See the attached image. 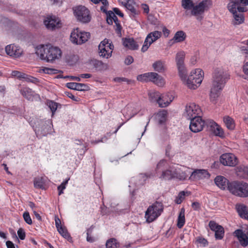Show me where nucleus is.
Here are the masks:
<instances>
[{
	"instance_id": "f257e3e1",
	"label": "nucleus",
	"mask_w": 248,
	"mask_h": 248,
	"mask_svg": "<svg viewBox=\"0 0 248 248\" xmlns=\"http://www.w3.org/2000/svg\"><path fill=\"white\" fill-rule=\"evenodd\" d=\"M228 79V75L223 69L219 68L215 70L210 91V97L212 101L218 97L219 92L224 88Z\"/></svg>"
},
{
	"instance_id": "f03ea898",
	"label": "nucleus",
	"mask_w": 248,
	"mask_h": 248,
	"mask_svg": "<svg viewBox=\"0 0 248 248\" xmlns=\"http://www.w3.org/2000/svg\"><path fill=\"white\" fill-rule=\"evenodd\" d=\"M36 55L42 60L53 62L61 57L62 51L58 47L50 45H41L36 47Z\"/></svg>"
},
{
	"instance_id": "7ed1b4c3",
	"label": "nucleus",
	"mask_w": 248,
	"mask_h": 248,
	"mask_svg": "<svg viewBox=\"0 0 248 248\" xmlns=\"http://www.w3.org/2000/svg\"><path fill=\"white\" fill-rule=\"evenodd\" d=\"M203 78V72L201 69H196L192 71L187 78L186 74V78L181 79L190 89H196L201 84Z\"/></svg>"
},
{
	"instance_id": "20e7f679",
	"label": "nucleus",
	"mask_w": 248,
	"mask_h": 248,
	"mask_svg": "<svg viewBox=\"0 0 248 248\" xmlns=\"http://www.w3.org/2000/svg\"><path fill=\"white\" fill-rule=\"evenodd\" d=\"M228 190L233 195L242 198L248 197V184L242 181H233L228 185Z\"/></svg>"
},
{
	"instance_id": "39448f33",
	"label": "nucleus",
	"mask_w": 248,
	"mask_h": 248,
	"mask_svg": "<svg viewBox=\"0 0 248 248\" xmlns=\"http://www.w3.org/2000/svg\"><path fill=\"white\" fill-rule=\"evenodd\" d=\"M159 178L168 180L174 178L184 180L186 179V175L185 172L182 171L178 167H176L172 165L170 166L166 170H163L162 174Z\"/></svg>"
},
{
	"instance_id": "423d86ee",
	"label": "nucleus",
	"mask_w": 248,
	"mask_h": 248,
	"mask_svg": "<svg viewBox=\"0 0 248 248\" xmlns=\"http://www.w3.org/2000/svg\"><path fill=\"white\" fill-rule=\"evenodd\" d=\"M163 211V205L162 202H156L149 206L145 212V217L146 221L151 223L155 220Z\"/></svg>"
},
{
	"instance_id": "0eeeda50",
	"label": "nucleus",
	"mask_w": 248,
	"mask_h": 248,
	"mask_svg": "<svg viewBox=\"0 0 248 248\" xmlns=\"http://www.w3.org/2000/svg\"><path fill=\"white\" fill-rule=\"evenodd\" d=\"M212 5L210 0H203L200 2L198 4L194 5L191 11V15L196 16L198 20H202L203 16L201 15L203 14L205 10H207Z\"/></svg>"
},
{
	"instance_id": "6e6552de",
	"label": "nucleus",
	"mask_w": 248,
	"mask_h": 248,
	"mask_svg": "<svg viewBox=\"0 0 248 248\" xmlns=\"http://www.w3.org/2000/svg\"><path fill=\"white\" fill-rule=\"evenodd\" d=\"M90 33L88 32L81 31L78 28L74 29L71 33V41L77 45H81L89 39Z\"/></svg>"
},
{
	"instance_id": "1a4fd4ad",
	"label": "nucleus",
	"mask_w": 248,
	"mask_h": 248,
	"mask_svg": "<svg viewBox=\"0 0 248 248\" xmlns=\"http://www.w3.org/2000/svg\"><path fill=\"white\" fill-rule=\"evenodd\" d=\"M186 53L184 51H179L176 55L175 62L179 75L181 79L186 78L187 70L184 63Z\"/></svg>"
},
{
	"instance_id": "9d476101",
	"label": "nucleus",
	"mask_w": 248,
	"mask_h": 248,
	"mask_svg": "<svg viewBox=\"0 0 248 248\" xmlns=\"http://www.w3.org/2000/svg\"><path fill=\"white\" fill-rule=\"evenodd\" d=\"M248 5V0H230L227 7L230 12H234L237 9L238 12L243 13L247 11L245 7Z\"/></svg>"
},
{
	"instance_id": "9b49d317",
	"label": "nucleus",
	"mask_w": 248,
	"mask_h": 248,
	"mask_svg": "<svg viewBox=\"0 0 248 248\" xmlns=\"http://www.w3.org/2000/svg\"><path fill=\"white\" fill-rule=\"evenodd\" d=\"M51 122L50 121L39 120L35 126H33L34 131L37 135L46 136L50 129Z\"/></svg>"
},
{
	"instance_id": "f8f14e48",
	"label": "nucleus",
	"mask_w": 248,
	"mask_h": 248,
	"mask_svg": "<svg viewBox=\"0 0 248 248\" xmlns=\"http://www.w3.org/2000/svg\"><path fill=\"white\" fill-rule=\"evenodd\" d=\"M74 12L78 20L83 23H87L91 20L90 12L85 6H78Z\"/></svg>"
},
{
	"instance_id": "ddd939ff",
	"label": "nucleus",
	"mask_w": 248,
	"mask_h": 248,
	"mask_svg": "<svg viewBox=\"0 0 248 248\" xmlns=\"http://www.w3.org/2000/svg\"><path fill=\"white\" fill-rule=\"evenodd\" d=\"M189 128L194 133L202 131L204 126H206V121L203 120L200 116L195 117L190 119Z\"/></svg>"
},
{
	"instance_id": "4468645a",
	"label": "nucleus",
	"mask_w": 248,
	"mask_h": 248,
	"mask_svg": "<svg viewBox=\"0 0 248 248\" xmlns=\"http://www.w3.org/2000/svg\"><path fill=\"white\" fill-rule=\"evenodd\" d=\"M201 112L199 107L194 103H190L186 107L184 116L188 120L198 117Z\"/></svg>"
},
{
	"instance_id": "2eb2a0df",
	"label": "nucleus",
	"mask_w": 248,
	"mask_h": 248,
	"mask_svg": "<svg viewBox=\"0 0 248 248\" xmlns=\"http://www.w3.org/2000/svg\"><path fill=\"white\" fill-rule=\"evenodd\" d=\"M220 163L224 166L233 167L238 163V160L234 155L231 153L222 154L219 158Z\"/></svg>"
},
{
	"instance_id": "dca6fc26",
	"label": "nucleus",
	"mask_w": 248,
	"mask_h": 248,
	"mask_svg": "<svg viewBox=\"0 0 248 248\" xmlns=\"http://www.w3.org/2000/svg\"><path fill=\"white\" fill-rule=\"evenodd\" d=\"M44 24L46 28L50 30L61 27L60 20L55 16H47L44 20Z\"/></svg>"
},
{
	"instance_id": "f3484780",
	"label": "nucleus",
	"mask_w": 248,
	"mask_h": 248,
	"mask_svg": "<svg viewBox=\"0 0 248 248\" xmlns=\"http://www.w3.org/2000/svg\"><path fill=\"white\" fill-rule=\"evenodd\" d=\"M149 99L151 102H156L159 107L162 108H165L167 107L172 101L171 98H170L169 100H167L166 102H162L160 93L158 92H151L149 93Z\"/></svg>"
},
{
	"instance_id": "a211bd4d",
	"label": "nucleus",
	"mask_w": 248,
	"mask_h": 248,
	"mask_svg": "<svg viewBox=\"0 0 248 248\" xmlns=\"http://www.w3.org/2000/svg\"><path fill=\"white\" fill-rule=\"evenodd\" d=\"M206 126L208 129L212 131L216 136L222 137L224 132L222 129L214 121L211 120H206Z\"/></svg>"
},
{
	"instance_id": "6ab92c4d",
	"label": "nucleus",
	"mask_w": 248,
	"mask_h": 248,
	"mask_svg": "<svg viewBox=\"0 0 248 248\" xmlns=\"http://www.w3.org/2000/svg\"><path fill=\"white\" fill-rule=\"evenodd\" d=\"M5 51L11 57L18 58L22 54L23 51L18 46L11 44L5 47Z\"/></svg>"
},
{
	"instance_id": "aec40b11",
	"label": "nucleus",
	"mask_w": 248,
	"mask_h": 248,
	"mask_svg": "<svg viewBox=\"0 0 248 248\" xmlns=\"http://www.w3.org/2000/svg\"><path fill=\"white\" fill-rule=\"evenodd\" d=\"M234 233L242 246L246 247L248 245V236L242 230H236L234 232Z\"/></svg>"
},
{
	"instance_id": "412c9836",
	"label": "nucleus",
	"mask_w": 248,
	"mask_h": 248,
	"mask_svg": "<svg viewBox=\"0 0 248 248\" xmlns=\"http://www.w3.org/2000/svg\"><path fill=\"white\" fill-rule=\"evenodd\" d=\"M148 81H152L158 86H162L164 84V80L162 77L155 72L147 73Z\"/></svg>"
},
{
	"instance_id": "4be33fe9",
	"label": "nucleus",
	"mask_w": 248,
	"mask_h": 248,
	"mask_svg": "<svg viewBox=\"0 0 248 248\" xmlns=\"http://www.w3.org/2000/svg\"><path fill=\"white\" fill-rule=\"evenodd\" d=\"M216 185L222 189H225L226 187L228 189V185L230 184L228 180L222 176H217L215 179Z\"/></svg>"
},
{
	"instance_id": "5701e85b",
	"label": "nucleus",
	"mask_w": 248,
	"mask_h": 248,
	"mask_svg": "<svg viewBox=\"0 0 248 248\" xmlns=\"http://www.w3.org/2000/svg\"><path fill=\"white\" fill-rule=\"evenodd\" d=\"M66 86L69 89L79 91H87L89 88V86L85 84L76 82L67 83Z\"/></svg>"
},
{
	"instance_id": "b1692460",
	"label": "nucleus",
	"mask_w": 248,
	"mask_h": 248,
	"mask_svg": "<svg viewBox=\"0 0 248 248\" xmlns=\"http://www.w3.org/2000/svg\"><path fill=\"white\" fill-rule=\"evenodd\" d=\"M152 66L155 71L159 73H164L167 70L166 62L161 60H158L154 62Z\"/></svg>"
},
{
	"instance_id": "393cba45",
	"label": "nucleus",
	"mask_w": 248,
	"mask_h": 248,
	"mask_svg": "<svg viewBox=\"0 0 248 248\" xmlns=\"http://www.w3.org/2000/svg\"><path fill=\"white\" fill-rule=\"evenodd\" d=\"M192 176L194 178L200 180L204 178L208 179L210 175L206 170H197L192 172Z\"/></svg>"
},
{
	"instance_id": "a878e982",
	"label": "nucleus",
	"mask_w": 248,
	"mask_h": 248,
	"mask_svg": "<svg viewBox=\"0 0 248 248\" xmlns=\"http://www.w3.org/2000/svg\"><path fill=\"white\" fill-rule=\"evenodd\" d=\"M108 46H98V53L100 57L108 59L112 55V50L108 49Z\"/></svg>"
},
{
	"instance_id": "bb28decb",
	"label": "nucleus",
	"mask_w": 248,
	"mask_h": 248,
	"mask_svg": "<svg viewBox=\"0 0 248 248\" xmlns=\"http://www.w3.org/2000/svg\"><path fill=\"white\" fill-rule=\"evenodd\" d=\"M124 46L131 50H136L139 48V45L133 38H125L123 42Z\"/></svg>"
},
{
	"instance_id": "cd10ccee",
	"label": "nucleus",
	"mask_w": 248,
	"mask_h": 248,
	"mask_svg": "<svg viewBox=\"0 0 248 248\" xmlns=\"http://www.w3.org/2000/svg\"><path fill=\"white\" fill-rule=\"evenodd\" d=\"M126 2H123V5L125 8L129 10L133 16L138 14V11L136 10L135 6L136 3L133 0H126Z\"/></svg>"
},
{
	"instance_id": "c85d7f7f",
	"label": "nucleus",
	"mask_w": 248,
	"mask_h": 248,
	"mask_svg": "<svg viewBox=\"0 0 248 248\" xmlns=\"http://www.w3.org/2000/svg\"><path fill=\"white\" fill-rule=\"evenodd\" d=\"M237 211L239 216L248 220V208L244 204L236 205Z\"/></svg>"
},
{
	"instance_id": "c756f323",
	"label": "nucleus",
	"mask_w": 248,
	"mask_h": 248,
	"mask_svg": "<svg viewBox=\"0 0 248 248\" xmlns=\"http://www.w3.org/2000/svg\"><path fill=\"white\" fill-rule=\"evenodd\" d=\"M109 14H110V16H112V17H111V18L113 19V22H114L115 24V31L118 36H121L122 35V27L119 22V21L118 19V17L115 15V14L111 11H109Z\"/></svg>"
},
{
	"instance_id": "7c9ffc66",
	"label": "nucleus",
	"mask_w": 248,
	"mask_h": 248,
	"mask_svg": "<svg viewBox=\"0 0 248 248\" xmlns=\"http://www.w3.org/2000/svg\"><path fill=\"white\" fill-rule=\"evenodd\" d=\"M92 63L94 68L97 71L106 70L108 68L107 63H104L101 61L94 60L92 61Z\"/></svg>"
},
{
	"instance_id": "2f4dec72",
	"label": "nucleus",
	"mask_w": 248,
	"mask_h": 248,
	"mask_svg": "<svg viewBox=\"0 0 248 248\" xmlns=\"http://www.w3.org/2000/svg\"><path fill=\"white\" fill-rule=\"evenodd\" d=\"M237 175L240 177L248 179V167L244 165L238 166L236 169Z\"/></svg>"
},
{
	"instance_id": "473e14b6",
	"label": "nucleus",
	"mask_w": 248,
	"mask_h": 248,
	"mask_svg": "<svg viewBox=\"0 0 248 248\" xmlns=\"http://www.w3.org/2000/svg\"><path fill=\"white\" fill-rule=\"evenodd\" d=\"M186 38V34L182 31H177L172 40H170V43L171 42L179 43L184 41Z\"/></svg>"
},
{
	"instance_id": "72a5a7b5",
	"label": "nucleus",
	"mask_w": 248,
	"mask_h": 248,
	"mask_svg": "<svg viewBox=\"0 0 248 248\" xmlns=\"http://www.w3.org/2000/svg\"><path fill=\"white\" fill-rule=\"evenodd\" d=\"M20 93L28 100H32L34 92L31 89L27 87L23 88L20 90Z\"/></svg>"
},
{
	"instance_id": "f704fd0d",
	"label": "nucleus",
	"mask_w": 248,
	"mask_h": 248,
	"mask_svg": "<svg viewBox=\"0 0 248 248\" xmlns=\"http://www.w3.org/2000/svg\"><path fill=\"white\" fill-rule=\"evenodd\" d=\"M232 14L234 20L235 21V24H240L243 22L244 17L242 13L238 12L237 9L235 10V11L230 12Z\"/></svg>"
},
{
	"instance_id": "c9c22d12",
	"label": "nucleus",
	"mask_w": 248,
	"mask_h": 248,
	"mask_svg": "<svg viewBox=\"0 0 248 248\" xmlns=\"http://www.w3.org/2000/svg\"><path fill=\"white\" fill-rule=\"evenodd\" d=\"M161 35V32L159 31H154L149 33L147 36V40H150V43L152 44L158 39H159Z\"/></svg>"
},
{
	"instance_id": "e433bc0d",
	"label": "nucleus",
	"mask_w": 248,
	"mask_h": 248,
	"mask_svg": "<svg viewBox=\"0 0 248 248\" xmlns=\"http://www.w3.org/2000/svg\"><path fill=\"white\" fill-rule=\"evenodd\" d=\"M182 7L186 11L192 9L194 3L192 0H182L181 1ZM188 12H186V15H188Z\"/></svg>"
},
{
	"instance_id": "4c0bfd02",
	"label": "nucleus",
	"mask_w": 248,
	"mask_h": 248,
	"mask_svg": "<svg viewBox=\"0 0 248 248\" xmlns=\"http://www.w3.org/2000/svg\"><path fill=\"white\" fill-rule=\"evenodd\" d=\"M223 121L227 127L230 130L234 128V123L233 120L229 116H225L223 118Z\"/></svg>"
},
{
	"instance_id": "58836bf2",
	"label": "nucleus",
	"mask_w": 248,
	"mask_h": 248,
	"mask_svg": "<svg viewBox=\"0 0 248 248\" xmlns=\"http://www.w3.org/2000/svg\"><path fill=\"white\" fill-rule=\"evenodd\" d=\"M57 231L63 237L66 239L68 241L71 242L72 241V237L65 227H61L58 229Z\"/></svg>"
},
{
	"instance_id": "ea45409f",
	"label": "nucleus",
	"mask_w": 248,
	"mask_h": 248,
	"mask_svg": "<svg viewBox=\"0 0 248 248\" xmlns=\"http://www.w3.org/2000/svg\"><path fill=\"white\" fill-rule=\"evenodd\" d=\"M185 222V211L184 209H182L178 218L177 227L181 228L184 225Z\"/></svg>"
},
{
	"instance_id": "a19ab883",
	"label": "nucleus",
	"mask_w": 248,
	"mask_h": 248,
	"mask_svg": "<svg viewBox=\"0 0 248 248\" xmlns=\"http://www.w3.org/2000/svg\"><path fill=\"white\" fill-rule=\"evenodd\" d=\"M119 246V243L114 238H110L108 239L106 244L107 248H118Z\"/></svg>"
},
{
	"instance_id": "79ce46f5",
	"label": "nucleus",
	"mask_w": 248,
	"mask_h": 248,
	"mask_svg": "<svg viewBox=\"0 0 248 248\" xmlns=\"http://www.w3.org/2000/svg\"><path fill=\"white\" fill-rule=\"evenodd\" d=\"M34 186L36 188H43L44 182L42 177L35 178L33 181Z\"/></svg>"
},
{
	"instance_id": "37998d69",
	"label": "nucleus",
	"mask_w": 248,
	"mask_h": 248,
	"mask_svg": "<svg viewBox=\"0 0 248 248\" xmlns=\"http://www.w3.org/2000/svg\"><path fill=\"white\" fill-rule=\"evenodd\" d=\"M46 105L50 109L53 116L58 108V104L53 101L48 100L46 102Z\"/></svg>"
},
{
	"instance_id": "c03bdc74",
	"label": "nucleus",
	"mask_w": 248,
	"mask_h": 248,
	"mask_svg": "<svg viewBox=\"0 0 248 248\" xmlns=\"http://www.w3.org/2000/svg\"><path fill=\"white\" fill-rule=\"evenodd\" d=\"M95 4L101 2L103 5L100 7V10L104 13L107 12V7L108 5V2L107 0H91Z\"/></svg>"
},
{
	"instance_id": "a18cd8bd",
	"label": "nucleus",
	"mask_w": 248,
	"mask_h": 248,
	"mask_svg": "<svg viewBox=\"0 0 248 248\" xmlns=\"http://www.w3.org/2000/svg\"><path fill=\"white\" fill-rule=\"evenodd\" d=\"M167 113L166 111L159 112L157 114V119L159 124H162L166 121Z\"/></svg>"
},
{
	"instance_id": "49530a36",
	"label": "nucleus",
	"mask_w": 248,
	"mask_h": 248,
	"mask_svg": "<svg viewBox=\"0 0 248 248\" xmlns=\"http://www.w3.org/2000/svg\"><path fill=\"white\" fill-rule=\"evenodd\" d=\"M215 232V237L217 239H221L224 236V229L221 226Z\"/></svg>"
},
{
	"instance_id": "de8ad7c7",
	"label": "nucleus",
	"mask_w": 248,
	"mask_h": 248,
	"mask_svg": "<svg viewBox=\"0 0 248 248\" xmlns=\"http://www.w3.org/2000/svg\"><path fill=\"white\" fill-rule=\"evenodd\" d=\"M94 227L92 226L87 230V241L92 243L94 241L95 239L93 237H92L90 235L93 232Z\"/></svg>"
},
{
	"instance_id": "09e8293b",
	"label": "nucleus",
	"mask_w": 248,
	"mask_h": 248,
	"mask_svg": "<svg viewBox=\"0 0 248 248\" xmlns=\"http://www.w3.org/2000/svg\"><path fill=\"white\" fill-rule=\"evenodd\" d=\"M185 196L186 193L185 191H183L180 192L175 200V202L178 204L181 203L182 201L185 199Z\"/></svg>"
},
{
	"instance_id": "8fccbe9b",
	"label": "nucleus",
	"mask_w": 248,
	"mask_h": 248,
	"mask_svg": "<svg viewBox=\"0 0 248 248\" xmlns=\"http://www.w3.org/2000/svg\"><path fill=\"white\" fill-rule=\"evenodd\" d=\"M167 163L164 159L161 160L156 165V170H163L166 168Z\"/></svg>"
},
{
	"instance_id": "3c124183",
	"label": "nucleus",
	"mask_w": 248,
	"mask_h": 248,
	"mask_svg": "<svg viewBox=\"0 0 248 248\" xmlns=\"http://www.w3.org/2000/svg\"><path fill=\"white\" fill-rule=\"evenodd\" d=\"M26 81L35 83L38 82V79L34 77L25 74V76L23 77V78Z\"/></svg>"
},
{
	"instance_id": "603ef678",
	"label": "nucleus",
	"mask_w": 248,
	"mask_h": 248,
	"mask_svg": "<svg viewBox=\"0 0 248 248\" xmlns=\"http://www.w3.org/2000/svg\"><path fill=\"white\" fill-rule=\"evenodd\" d=\"M209 226L210 229L214 232L221 227L214 221H210L209 223Z\"/></svg>"
},
{
	"instance_id": "864d4df0",
	"label": "nucleus",
	"mask_w": 248,
	"mask_h": 248,
	"mask_svg": "<svg viewBox=\"0 0 248 248\" xmlns=\"http://www.w3.org/2000/svg\"><path fill=\"white\" fill-rule=\"evenodd\" d=\"M137 79L138 81L141 82H148V77L147 73L138 75L137 77Z\"/></svg>"
},
{
	"instance_id": "5fc2aeb1",
	"label": "nucleus",
	"mask_w": 248,
	"mask_h": 248,
	"mask_svg": "<svg viewBox=\"0 0 248 248\" xmlns=\"http://www.w3.org/2000/svg\"><path fill=\"white\" fill-rule=\"evenodd\" d=\"M151 44H152L150 43V40L149 39L147 40V37H146L144 42V44L142 46V47L141 48V51L142 52H145V51H146Z\"/></svg>"
},
{
	"instance_id": "6e6d98bb",
	"label": "nucleus",
	"mask_w": 248,
	"mask_h": 248,
	"mask_svg": "<svg viewBox=\"0 0 248 248\" xmlns=\"http://www.w3.org/2000/svg\"><path fill=\"white\" fill-rule=\"evenodd\" d=\"M13 77H17L19 79H23V77L25 76V74L20 72L18 71H13L11 74Z\"/></svg>"
},
{
	"instance_id": "4d7b16f0",
	"label": "nucleus",
	"mask_w": 248,
	"mask_h": 248,
	"mask_svg": "<svg viewBox=\"0 0 248 248\" xmlns=\"http://www.w3.org/2000/svg\"><path fill=\"white\" fill-rule=\"evenodd\" d=\"M23 217L25 221L28 224H32V220L31 218L30 215L28 212H25L23 213Z\"/></svg>"
},
{
	"instance_id": "13d9d810",
	"label": "nucleus",
	"mask_w": 248,
	"mask_h": 248,
	"mask_svg": "<svg viewBox=\"0 0 248 248\" xmlns=\"http://www.w3.org/2000/svg\"><path fill=\"white\" fill-rule=\"evenodd\" d=\"M42 71L45 74H52L57 73V70L55 69L49 68L47 67H44L41 69Z\"/></svg>"
},
{
	"instance_id": "bf43d9fd",
	"label": "nucleus",
	"mask_w": 248,
	"mask_h": 248,
	"mask_svg": "<svg viewBox=\"0 0 248 248\" xmlns=\"http://www.w3.org/2000/svg\"><path fill=\"white\" fill-rule=\"evenodd\" d=\"M197 242L202 245V247H205L208 245V242L206 239L202 237H198L197 240Z\"/></svg>"
},
{
	"instance_id": "052dcab7",
	"label": "nucleus",
	"mask_w": 248,
	"mask_h": 248,
	"mask_svg": "<svg viewBox=\"0 0 248 248\" xmlns=\"http://www.w3.org/2000/svg\"><path fill=\"white\" fill-rule=\"evenodd\" d=\"M17 235L21 240H24L25 238V232L22 228H19L17 231Z\"/></svg>"
},
{
	"instance_id": "680f3d73",
	"label": "nucleus",
	"mask_w": 248,
	"mask_h": 248,
	"mask_svg": "<svg viewBox=\"0 0 248 248\" xmlns=\"http://www.w3.org/2000/svg\"><path fill=\"white\" fill-rule=\"evenodd\" d=\"M134 62L133 58L131 56H128L124 60V63L127 65H130Z\"/></svg>"
},
{
	"instance_id": "e2e57ef3",
	"label": "nucleus",
	"mask_w": 248,
	"mask_h": 248,
	"mask_svg": "<svg viewBox=\"0 0 248 248\" xmlns=\"http://www.w3.org/2000/svg\"><path fill=\"white\" fill-rule=\"evenodd\" d=\"M107 14V22L109 25H112L113 24V19L111 18L112 16H110L109 14V11L106 13Z\"/></svg>"
},
{
	"instance_id": "0e129e2a",
	"label": "nucleus",
	"mask_w": 248,
	"mask_h": 248,
	"mask_svg": "<svg viewBox=\"0 0 248 248\" xmlns=\"http://www.w3.org/2000/svg\"><path fill=\"white\" fill-rule=\"evenodd\" d=\"M114 80L115 81V82H124V81H126L128 83H129L131 81L130 80H128L127 79H126V78H114Z\"/></svg>"
},
{
	"instance_id": "69168bd1",
	"label": "nucleus",
	"mask_w": 248,
	"mask_h": 248,
	"mask_svg": "<svg viewBox=\"0 0 248 248\" xmlns=\"http://www.w3.org/2000/svg\"><path fill=\"white\" fill-rule=\"evenodd\" d=\"M191 206L194 210H199L201 209V205L198 202H193Z\"/></svg>"
},
{
	"instance_id": "338daca9",
	"label": "nucleus",
	"mask_w": 248,
	"mask_h": 248,
	"mask_svg": "<svg viewBox=\"0 0 248 248\" xmlns=\"http://www.w3.org/2000/svg\"><path fill=\"white\" fill-rule=\"evenodd\" d=\"M55 225L57 228V229H59V228H60L61 227H62V226L61 225V220L58 217H55Z\"/></svg>"
},
{
	"instance_id": "774afa93",
	"label": "nucleus",
	"mask_w": 248,
	"mask_h": 248,
	"mask_svg": "<svg viewBox=\"0 0 248 248\" xmlns=\"http://www.w3.org/2000/svg\"><path fill=\"white\" fill-rule=\"evenodd\" d=\"M113 10L115 14L121 17L124 16V14L120 11V10L117 8H114Z\"/></svg>"
}]
</instances>
